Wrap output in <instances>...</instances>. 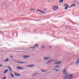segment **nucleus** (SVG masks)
I'll use <instances>...</instances> for the list:
<instances>
[{
    "label": "nucleus",
    "instance_id": "obj_1",
    "mask_svg": "<svg viewBox=\"0 0 79 79\" xmlns=\"http://www.w3.org/2000/svg\"><path fill=\"white\" fill-rule=\"evenodd\" d=\"M79 63V58L77 59L76 62V64L77 65H78Z\"/></svg>",
    "mask_w": 79,
    "mask_h": 79
},
{
    "label": "nucleus",
    "instance_id": "obj_2",
    "mask_svg": "<svg viewBox=\"0 0 79 79\" xmlns=\"http://www.w3.org/2000/svg\"><path fill=\"white\" fill-rule=\"evenodd\" d=\"M17 68L18 69H23V68L21 67H17Z\"/></svg>",
    "mask_w": 79,
    "mask_h": 79
},
{
    "label": "nucleus",
    "instance_id": "obj_3",
    "mask_svg": "<svg viewBox=\"0 0 79 79\" xmlns=\"http://www.w3.org/2000/svg\"><path fill=\"white\" fill-rule=\"evenodd\" d=\"M49 58H50V57H44V60H47Z\"/></svg>",
    "mask_w": 79,
    "mask_h": 79
},
{
    "label": "nucleus",
    "instance_id": "obj_4",
    "mask_svg": "<svg viewBox=\"0 0 79 79\" xmlns=\"http://www.w3.org/2000/svg\"><path fill=\"white\" fill-rule=\"evenodd\" d=\"M60 63H61V62L60 61V62L54 63V64H60Z\"/></svg>",
    "mask_w": 79,
    "mask_h": 79
},
{
    "label": "nucleus",
    "instance_id": "obj_5",
    "mask_svg": "<svg viewBox=\"0 0 79 79\" xmlns=\"http://www.w3.org/2000/svg\"><path fill=\"white\" fill-rule=\"evenodd\" d=\"M15 75V76H21V75L19 74H17L16 73H14Z\"/></svg>",
    "mask_w": 79,
    "mask_h": 79
},
{
    "label": "nucleus",
    "instance_id": "obj_6",
    "mask_svg": "<svg viewBox=\"0 0 79 79\" xmlns=\"http://www.w3.org/2000/svg\"><path fill=\"white\" fill-rule=\"evenodd\" d=\"M36 11H40V12H41V13H46L45 12H43L40 10H36Z\"/></svg>",
    "mask_w": 79,
    "mask_h": 79
},
{
    "label": "nucleus",
    "instance_id": "obj_7",
    "mask_svg": "<svg viewBox=\"0 0 79 79\" xmlns=\"http://www.w3.org/2000/svg\"><path fill=\"white\" fill-rule=\"evenodd\" d=\"M54 11H55L56 10H57L58 9V7L57 6H55L54 7Z\"/></svg>",
    "mask_w": 79,
    "mask_h": 79
},
{
    "label": "nucleus",
    "instance_id": "obj_8",
    "mask_svg": "<svg viewBox=\"0 0 79 79\" xmlns=\"http://www.w3.org/2000/svg\"><path fill=\"white\" fill-rule=\"evenodd\" d=\"M34 66V65H27V67H32L33 66Z\"/></svg>",
    "mask_w": 79,
    "mask_h": 79
},
{
    "label": "nucleus",
    "instance_id": "obj_9",
    "mask_svg": "<svg viewBox=\"0 0 79 79\" xmlns=\"http://www.w3.org/2000/svg\"><path fill=\"white\" fill-rule=\"evenodd\" d=\"M10 76H11V77H12V78H14V77L13 76V74H12V73H10Z\"/></svg>",
    "mask_w": 79,
    "mask_h": 79
},
{
    "label": "nucleus",
    "instance_id": "obj_10",
    "mask_svg": "<svg viewBox=\"0 0 79 79\" xmlns=\"http://www.w3.org/2000/svg\"><path fill=\"white\" fill-rule=\"evenodd\" d=\"M8 71V70H6L4 72V74H5L6 73H7Z\"/></svg>",
    "mask_w": 79,
    "mask_h": 79
},
{
    "label": "nucleus",
    "instance_id": "obj_11",
    "mask_svg": "<svg viewBox=\"0 0 79 79\" xmlns=\"http://www.w3.org/2000/svg\"><path fill=\"white\" fill-rule=\"evenodd\" d=\"M38 45L39 44H35L34 45V47H37Z\"/></svg>",
    "mask_w": 79,
    "mask_h": 79
},
{
    "label": "nucleus",
    "instance_id": "obj_12",
    "mask_svg": "<svg viewBox=\"0 0 79 79\" xmlns=\"http://www.w3.org/2000/svg\"><path fill=\"white\" fill-rule=\"evenodd\" d=\"M28 57H29V56H24L23 58H28Z\"/></svg>",
    "mask_w": 79,
    "mask_h": 79
},
{
    "label": "nucleus",
    "instance_id": "obj_13",
    "mask_svg": "<svg viewBox=\"0 0 79 79\" xmlns=\"http://www.w3.org/2000/svg\"><path fill=\"white\" fill-rule=\"evenodd\" d=\"M56 61V60H49V62H52V61Z\"/></svg>",
    "mask_w": 79,
    "mask_h": 79
},
{
    "label": "nucleus",
    "instance_id": "obj_14",
    "mask_svg": "<svg viewBox=\"0 0 79 79\" xmlns=\"http://www.w3.org/2000/svg\"><path fill=\"white\" fill-rule=\"evenodd\" d=\"M17 63H26V62H21L17 61Z\"/></svg>",
    "mask_w": 79,
    "mask_h": 79
},
{
    "label": "nucleus",
    "instance_id": "obj_15",
    "mask_svg": "<svg viewBox=\"0 0 79 79\" xmlns=\"http://www.w3.org/2000/svg\"><path fill=\"white\" fill-rule=\"evenodd\" d=\"M73 6L74 7H75V5L74 4H73L70 7V8H71Z\"/></svg>",
    "mask_w": 79,
    "mask_h": 79
},
{
    "label": "nucleus",
    "instance_id": "obj_16",
    "mask_svg": "<svg viewBox=\"0 0 79 79\" xmlns=\"http://www.w3.org/2000/svg\"><path fill=\"white\" fill-rule=\"evenodd\" d=\"M9 61V59H6L5 60V61L6 62H7V61Z\"/></svg>",
    "mask_w": 79,
    "mask_h": 79
},
{
    "label": "nucleus",
    "instance_id": "obj_17",
    "mask_svg": "<svg viewBox=\"0 0 79 79\" xmlns=\"http://www.w3.org/2000/svg\"><path fill=\"white\" fill-rule=\"evenodd\" d=\"M55 68H59V67H60V66H58V65H57V66H55Z\"/></svg>",
    "mask_w": 79,
    "mask_h": 79
},
{
    "label": "nucleus",
    "instance_id": "obj_18",
    "mask_svg": "<svg viewBox=\"0 0 79 79\" xmlns=\"http://www.w3.org/2000/svg\"><path fill=\"white\" fill-rule=\"evenodd\" d=\"M63 2V0H60L59 1V2L60 3H61V2Z\"/></svg>",
    "mask_w": 79,
    "mask_h": 79
},
{
    "label": "nucleus",
    "instance_id": "obj_19",
    "mask_svg": "<svg viewBox=\"0 0 79 79\" xmlns=\"http://www.w3.org/2000/svg\"><path fill=\"white\" fill-rule=\"evenodd\" d=\"M30 48H35V47H30Z\"/></svg>",
    "mask_w": 79,
    "mask_h": 79
},
{
    "label": "nucleus",
    "instance_id": "obj_20",
    "mask_svg": "<svg viewBox=\"0 0 79 79\" xmlns=\"http://www.w3.org/2000/svg\"><path fill=\"white\" fill-rule=\"evenodd\" d=\"M42 48H45V46H42Z\"/></svg>",
    "mask_w": 79,
    "mask_h": 79
},
{
    "label": "nucleus",
    "instance_id": "obj_21",
    "mask_svg": "<svg viewBox=\"0 0 79 79\" xmlns=\"http://www.w3.org/2000/svg\"><path fill=\"white\" fill-rule=\"evenodd\" d=\"M60 70H61V69H59L58 70H56V72H58L59 71H60Z\"/></svg>",
    "mask_w": 79,
    "mask_h": 79
},
{
    "label": "nucleus",
    "instance_id": "obj_22",
    "mask_svg": "<svg viewBox=\"0 0 79 79\" xmlns=\"http://www.w3.org/2000/svg\"><path fill=\"white\" fill-rule=\"evenodd\" d=\"M41 71H42V72H46V71H45V70H41Z\"/></svg>",
    "mask_w": 79,
    "mask_h": 79
},
{
    "label": "nucleus",
    "instance_id": "obj_23",
    "mask_svg": "<svg viewBox=\"0 0 79 79\" xmlns=\"http://www.w3.org/2000/svg\"><path fill=\"white\" fill-rule=\"evenodd\" d=\"M6 77H4L3 78H2V79H6Z\"/></svg>",
    "mask_w": 79,
    "mask_h": 79
},
{
    "label": "nucleus",
    "instance_id": "obj_24",
    "mask_svg": "<svg viewBox=\"0 0 79 79\" xmlns=\"http://www.w3.org/2000/svg\"><path fill=\"white\" fill-rule=\"evenodd\" d=\"M50 63L49 61H48V62H47L46 63V64H48V63Z\"/></svg>",
    "mask_w": 79,
    "mask_h": 79
},
{
    "label": "nucleus",
    "instance_id": "obj_25",
    "mask_svg": "<svg viewBox=\"0 0 79 79\" xmlns=\"http://www.w3.org/2000/svg\"><path fill=\"white\" fill-rule=\"evenodd\" d=\"M9 69H10V72H11V68H10Z\"/></svg>",
    "mask_w": 79,
    "mask_h": 79
},
{
    "label": "nucleus",
    "instance_id": "obj_26",
    "mask_svg": "<svg viewBox=\"0 0 79 79\" xmlns=\"http://www.w3.org/2000/svg\"><path fill=\"white\" fill-rule=\"evenodd\" d=\"M37 74V73H35L33 75V76H35V75Z\"/></svg>",
    "mask_w": 79,
    "mask_h": 79
},
{
    "label": "nucleus",
    "instance_id": "obj_27",
    "mask_svg": "<svg viewBox=\"0 0 79 79\" xmlns=\"http://www.w3.org/2000/svg\"><path fill=\"white\" fill-rule=\"evenodd\" d=\"M33 10V11H35V10H34V9H31V10Z\"/></svg>",
    "mask_w": 79,
    "mask_h": 79
},
{
    "label": "nucleus",
    "instance_id": "obj_28",
    "mask_svg": "<svg viewBox=\"0 0 79 79\" xmlns=\"http://www.w3.org/2000/svg\"><path fill=\"white\" fill-rule=\"evenodd\" d=\"M53 69V70H55L57 69Z\"/></svg>",
    "mask_w": 79,
    "mask_h": 79
},
{
    "label": "nucleus",
    "instance_id": "obj_29",
    "mask_svg": "<svg viewBox=\"0 0 79 79\" xmlns=\"http://www.w3.org/2000/svg\"><path fill=\"white\" fill-rule=\"evenodd\" d=\"M3 66V65H0V67H2Z\"/></svg>",
    "mask_w": 79,
    "mask_h": 79
},
{
    "label": "nucleus",
    "instance_id": "obj_30",
    "mask_svg": "<svg viewBox=\"0 0 79 79\" xmlns=\"http://www.w3.org/2000/svg\"><path fill=\"white\" fill-rule=\"evenodd\" d=\"M67 9H68V8H67V7H65V10H67Z\"/></svg>",
    "mask_w": 79,
    "mask_h": 79
},
{
    "label": "nucleus",
    "instance_id": "obj_31",
    "mask_svg": "<svg viewBox=\"0 0 79 79\" xmlns=\"http://www.w3.org/2000/svg\"><path fill=\"white\" fill-rule=\"evenodd\" d=\"M65 5H66V6H67V4H65V5H64V6H65Z\"/></svg>",
    "mask_w": 79,
    "mask_h": 79
},
{
    "label": "nucleus",
    "instance_id": "obj_32",
    "mask_svg": "<svg viewBox=\"0 0 79 79\" xmlns=\"http://www.w3.org/2000/svg\"><path fill=\"white\" fill-rule=\"evenodd\" d=\"M66 8H68V5L66 6Z\"/></svg>",
    "mask_w": 79,
    "mask_h": 79
},
{
    "label": "nucleus",
    "instance_id": "obj_33",
    "mask_svg": "<svg viewBox=\"0 0 79 79\" xmlns=\"http://www.w3.org/2000/svg\"><path fill=\"white\" fill-rule=\"evenodd\" d=\"M7 68H8L10 69V67L9 66H7Z\"/></svg>",
    "mask_w": 79,
    "mask_h": 79
},
{
    "label": "nucleus",
    "instance_id": "obj_34",
    "mask_svg": "<svg viewBox=\"0 0 79 79\" xmlns=\"http://www.w3.org/2000/svg\"><path fill=\"white\" fill-rule=\"evenodd\" d=\"M49 47L50 48H52V46H50Z\"/></svg>",
    "mask_w": 79,
    "mask_h": 79
},
{
    "label": "nucleus",
    "instance_id": "obj_35",
    "mask_svg": "<svg viewBox=\"0 0 79 79\" xmlns=\"http://www.w3.org/2000/svg\"><path fill=\"white\" fill-rule=\"evenodd\" d=\"M44 10H46L47 9H44Z\"/></svg>",
    "mask_w": 79,
    "mask_h": 79
},
{
    "label": "nucleus",
    "instance_id": "obj_36",
    "mask_svg": "<svg viewBox=\"0 0 79 79\" xmlns=\"http://www.w3.org/2000/svg\"><path fill=\"white\" fill-rule=\"evenodd\" d=\"M11 58H13V56H11Z\"/></svg>",
    "mask_w": 79,
    "mask_h": 79
},
{
    "label": "nucleus",
    "instance_id": "obj_37",
    "mask_svg": "<svg viewBox=\"0 0 79 79\" xmlns=\"http://www.w3.org/2000/svg\"><path fill=\"white\" fill-rule=\"evenodd\" d=\"M1 32V31H0V32Z\"/></svg>",
    "mask_w": 79,
    "mask_h": 79
}]
</instances>
